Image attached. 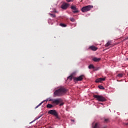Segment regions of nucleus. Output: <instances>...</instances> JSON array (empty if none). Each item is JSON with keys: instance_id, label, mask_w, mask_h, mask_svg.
<instances>
[{"instance_id": "f257e3e1", "label": "nucleus", "mask_w": 128, "mask_h": 128, "mask_svg": "<svg viewBox=\"0 0 128 128\" xmlns=\"http://www.w3.org/2000/svg\"><path fill=\"white\" fill-rule=\"evenodd\" d=\"M66 90L64 88H60L56 90L54 92V96H60L63 94H66Z\"/></svg>"}, {"instance_id": "f03ea898", "label": "nucleus", "mask_w": 128, "mask_h": 128, "mask_svg": "<svg viewBox=\"0 0 128 128\" xmlns=\"http://www.w3.org/2000/svg\"><path fill=\"white\" fill-rule=\"evenodd\" d=\"M94 6H85L82 8V12H90L92 8Z\"/></svg>"}, {"instance_id": "7ed1b4c3", "label": "nucleus", "mask_w": 128, "mask_h": 128, "mask_svg": "<svg viewBox=\"0 0 128 128\" xmlns=\"http://www.w3.org/2000/svg\"><path fill=\"white\" fill-rule=\"evenodd\" d=\"M48 114H52V116H56V118L60 120V117L58 116V112L56 110H50L48 112Z\"/></svg>"}, {"instance_id": "20e7f679", "label": "nucleus", "mask_w": 128, "mask_h": 128, "mask_svg": "<svg viewBox=\"0 0 128 128\" xmlns=\"http://www.w3.org/2000/svg\"><path fill=\"white\" fill-rule=\"evenodd\" d=\"M96 100H98V102H106V99L104 98V97L101 96H96Z\"/></svg>"}, {"instance_id": "39448f33", "label": "nucleus", "mask_w": 128, "mask_h": 128, "mask_svg": "<svg viewBox=\"0 0 128 128\" xmlns=\"http://www.w3.org/2000/svg\"><path fill=\"white\" fill-rule=\"evenodd\" d=\"M70 8L72 10H74L72 11V12H74V14H78V12H79L78 8H76V6H72Z\"/></svg>"}, {"instance_id": "423d86ee", "label": "nucleus", "mask_w": 128, "mask_h": 128, "mask_svg": "<svg viewBox=\"0 0 128 128\" xmlns=\"http://www.w3.org/2000/svg\"><path fill=\"white\" fill-rule=\"evenodd\" d=\"M84 76L81 75L78 77L75 78H74V80H76V82H82V80H84Z\"/></svg>"}, {"instance_id": "0eeeda50", "label": "nucleus", "mask_w": 128, "mask_h": 128, "mask_svg": "<svg viewBox=\"0 0 128 128\" xmlns=\"http://www.w3.org/2000/svg\"><path fill=\"white\" fill-rule=\"evenodd\" d=\"M70 4L68 3L64 2L61 6L62 10H66L68 8Z\"/></svg>"}, {"instance_id": "6e6552de", "label": "nucleus", "mask_w": 128, "mask_h": 128, "mask_svg": "<svg viewBox=\"0 0 128 128\" xmlns=\"http://www.w3.org/2000/svg\"><path fill=\"white\" fill-rule=\"evenodd\" d=\"M60 100H62L60 98L54 99L53 100V104H58L60 102Z\"/></svg>"}, {"instance_id": "1a4fd4ad", "label": "nucleus", "mask_w": 128, "mask_h": 128, "mask_svg": "<svg viewBox=\"0 0 128 128\" xmlns=\"http://www.w3.org/2000/svg\"><path fill=\"white\" fill-rule=\"evenodd\" d=\"M106 80V78H99L96 79V82H104Z\"/></svg>"}, {"instance_id": "9d476101", "label": "nucleus", "mask_w": 128, "mask_h": 128, "mask_svg": "<svg viewBox=\"0 0 128 128\" xmlns=\"http://www.w3.org/2000/svg\"><path fill=\"white\" fill-rule=\"evenodd\" d=\"M88 68L89 70H94L96 68L94 67V64H90V65H89Z\"/></svg>"}, {"instance_id": "9b49d317", "label": "nucleus", "mask_w": 128, "mask_h": 128, "mask_svg": "<svg viewBox=\"0 0 128 128\" xmlns=\"http://www.w3.org/2000/svg\"><path fill=\"white\" fill-rule=\"evenodd\" d=\"M89 50H96V48L94 46H90L88 48Z\"/></svg>"}, {"instance_id": "f8f14e48", "label": "nucleus", "mask_w": 128, "mask_h": 128, "mask_svg": "<svg viewBox=\"0 0 128 128\" xmlns=\"http://www.w3.org/2000/svg\"><path fill=\"white\" fill-rule=\"evenodd\" d=\"M48 100H44V101H42V102H41L40 104H39L38 105V106H37L36 108H38V106H40L41 105V104H44V102H48Z\"/></svg>"}, {"instance_id": "ddd939ff", "label": "nucleus", "mask_w": 128, "mask_h": 128, "mask_svg": "<svg viewBox=\"0 0 128 128\" xmlns=\"http://www.w3.org/2000/svg\"><path fill=\"white\" fill-rule=\"evenodd\" d=\"M92 128H96V122H94L92 124Z\"/></svg>"}, {"instance_id": "4468645a", "label": "nucleus", "mask_w": 128, "mask_h": 128, "mask_svg": "<svg viewBox=\"0 0 128 128\" xmlns=\"http://www.w3.org/2000/svg\"><path fill=\"white\" fill-rule=\"evenodd\" d=\"M110 44H112V42L110 41H108L106 44L105 45V46H106V48H108V46H110Z\"/></svg>"}, {"instance_id": "2eb2a0df", "label": "nucleus", "mask_w": 128, "mask_h": 128, "mask_svg": "<svg viewBox=\"0 0 128 128\" xmlns=\"http://www.w3.org/2000/svg\"><path fill=\"white\" fill-rule=\"evenodd\" d=\"M52 104H48L46 106V108H52Z\"/></svg>"}, {"instance_id": "dca6fc26", "label": "nucleus", "mask_w": 128, "mask_h": 128, "mask_svg": "<svg viewBox=\"0 0 128 128\" xmlns=\"http://www.w3.org/2000/svg\"><path fill=\"white\" fill-rule=\"evenodd\" d=\"M98 88L100 90H104V86H102L100 85V86H98Z\"/></svg>"}, {"instance_id": "f3484780", "label": "nucleus", "mask_w": 128, "mask_h": 128, "mask_svg": "<svg viewBox=\"0 0 128 128\" xmlns=\"http://www.w3.org/2000/svg\"><path fill=\"white\" fill-rule=\"evenodd\" d=\"M49 16H51V18H56V14H52L50 13Z\"/></svg>"}, {"instance_id": "a211bd4d", "label": "nucleus", "mask_w": 128, "mask_h": 128, "mask_svg": "<svg viewBox=\"0 0 128 128\" xmlns=\"http://www.w3.org/2000/svg\"><path fill=\"white\" fill-rule=\"evenodd\" d=\"M60 26H62V28H66V25L64 24H60Z\"/></svg>"}, {"instance_id": "6ab92c4d", "label": "nucleus", "mask_w": 128, "mask_h": 128, "mask_svg": "<svg viewBox=\"0 0 128 128\" xmlns=\"http://www.w3.org/2000/svg\"><path fill=\"white\" fill-rule=\"evenodd\" d=\"M68 80H72V76H70L68 77Z\"/></svg>"}, {"instance_id": "aec40b11", "label": "nucleus", "mask_w": 128, "mask_h": 128, "mask_svg": "<svg viewBox=\"0 0 128 128\" xmlns=\"http://www.w3.org/2000/svg\"><path fill=\"white\" fill-rule=\"evenodd\" d=\"M110 122V119H108V118L104 119V122Z\"/></svg>"}, {"instance_id": "412c9836", "label": "nucleus", "mask_w": 128, "mask_h": 128, "mask_svg": "<svg viewBox=\"0 0 128 128\" xmlns=\"http://www.w3.org/2000/svg\"><path fill=\"white\" fill-rule=\"evenodd\" d=\"M70 20L71 22H75L76 20H74V18H70Z\"/></svg>"}, {"instance_id": "4be33fe9", "label": "nucleus", "mask_w": 128, "mask_h": 128, "mask_svg": "<svg viewBox=\"0 0 128 128\" xmlns=\"http://www.w3.org/2000/svg\"><path fill=\"white\" fill-rule=\"evenodd\" d=\"M52 12H56V14H58V11H56V9H54Z\"/></svg>"}, {"instance_id": "5701e85b", "label": "nucleus", "mask_w": 128, "mask_h": 128, "mask_svg": "<svg viewBox=\"0 0 128 128\" xmlns=\"http://www.w3.org/2000/svg\"><path fill=\"white\" fill-rule=\"evenodd\" d=\"M118 76L119 78H122V74H118Z\"/></svg>"}, {"instance_id": "b1692460", "label": "nucleus", "mask_w": 128, "mask_h": 128, "mask_svg": "<svg viewBox=\"0 0 128 128\" xmlns=\"http://www.w3.org/2000/svg\"><path fill=\"white\" fill-rule=\"evenodd\" d=\"M67 2H74V0H66Z\"/></svg>"}, {"instance_id": "393cba45", "label": "nucleus", "mask_w": 128, "mask_h": 128, "mask_svg": "<svg viewBox=\"0 0 128 128\" xmlns=\"http://www.w3.org/2000/svg\"><path fill=\"white\" fill-rule=\"evenodd\" d=\"M100 58H96V62H100Z\"/></svg>"}, {"instance_id": "a878e982", "label": "nucleus", "mask_w": 128, "mask_h": 128, "mask_svg": "<svg viewBox=\"0 0 128 128\" xmlns=\"http://www.w3.org/2000/svg\"><path fill=\"white\" fill-rule=\"evenodd\" d=\"M93 60H94V62H96V58H93Z\"/></svg>"}, {"instance_id": "bb28decb", "label": "nucleus", "mask_w": 128, "mask_h": 128, "mask_svg": "<svg viewBox=\"0 0 128 128\" xmlns=\"http://www.w3.org/2000/svg\"><path fill=\"white\" fill-rule=\"evenodd\" d=\"M94 98H96V95H94Z\"/></svg>"}, {"instance_id": "cd10ccee", "label": "nucleus", "mask_w": 128, "mask_h": 128, "mask_svg": "<svg viewBox=\"0 0 128 128\" xmlns=\"http://www.w3.org/2000/svg\"><path fill=\"white\" fill-rule=\"evenodd\" d=\"M40 118V116H38V117L37 118V120H38V118Z\"/></svg>"}, {"instance_id": "c85d7f7f", "label": "nucleus", "mask_w": 128, "mask_h": 128, "mask_svg": "<svg viewBox=\"0 0 128 128\" xmlns=\"http://www.w3.org/2000/svg\"><path fill=\"white\" fill-rule=\"evenodd\" d=\"M62 104H60V106H62Z\"/></svg>"}, {"instance_id": "c756f323", "label": "nucleus", "mask_w": 128, "mask_h": 128, "mask_svg": "<svg viewBox=\"0 0 128 128\" xmlns=\"http://www.w3.org/2000/svg\"><path fill=\"white\" fill-rule=\"evenodd\" d=\"M72 120V122H74V120Z\"/></svg>"}, {"instance_id": "7c9ffc66", "label": "nucleus", "mask_w": 128, "mask_h": 128, "mask_svg": "<svg viewBox=\"0 0 128 128\" xmlns=\"http://www.w3.org/2000/svg\"><path fill=\"white\" fill-rule=\"evenodd\" d=\"M95 82H96V80H95Z\"/></svg>"}, {"instance_id": "2f4dec72", "label": "nucleus", "mask_w": 128, "mask_h": 128, "mask_svg": "<svg viewBox=\"0 0 128 128\" xmlns=\"http://www.w3.org/2000/svg\"><path fill=\"white\" fill-rule=\"evenodd\" d=\"M98 128V125H97V128Z\"/></svg>"}]
</instances>
